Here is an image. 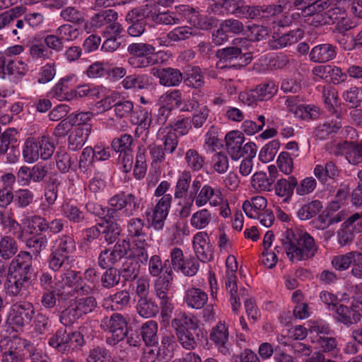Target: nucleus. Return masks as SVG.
Masks as SVG:
<instances>
[{
	"mask_svg": "<svg viewBox=\"0 0 362 362\" xmlns=\"http://www.w3.org/2000/svg\"><path fill=\"white\" fill-rule=\"evenodd\" d=\"M33 257L30 252H20L10 262L7 279L4 284L7 294L11 296H19L30 279Z\"/></svg>",
	"mask_w": 362,
	"mask_h": 362,
	"instance_id": "f257e3e1",
	"label": "nucleus"
},
{
	"mask_svg": "<svg viewBox=\"0 0 362 362\" xmlns=\"http://www.w3.org/2000/svg\"><path fill=\"white\" fill-rule=\"evenodd\" d=\"M281 244L292 262L312 258L318 250L314 238L308 233L300 230H288Z\"/></svg>",
	"mask_w": 362,
	"mask_h": 362,
	"instance_id": "f03ea898",
	"label": "nucleus"
},
{
	"mask_svg": "<svg viewBox=\"0 0 362 362\" xmlns=\"http://www.w3.org/2000/svg\"><path fill=\"white\" fill-rule=\"evenodd\" d=\"M86 326L81 327L79 331L67 332L65 329H59L49 339V345L58 351L66 354L78 349L85 344L83 332Z\"/></svg>",
	"mask_w": 362,
	"mask_h": 362,
	"instance_id": "7ed1b4c3",
	"label": "nucleus"
},
{
	"mask_svg": "<svg viewBox=\"0 0 362 362\" xmlns=\"http://www.w3.org/2000/svg\"><path fill=\"white\" fill-rule=\"evenodd\" d=\"M100 327L108 333L105 342L109 346H114L127 337V322L119 313L104 317L101 320Z\"/></svg>",
	"mask_w": 362,
	"mask_h": 362,
	"instance_id": "20e7f679",
	"label": "nucleus"
},
{
	"mask_svg": "<svg viewBox=\"0 0 362 362\" xmlns=\"http://www.w3.org/2000/svg\"><path fill=\"white\" fill-rule=\"evenodd\" d=\"M226 266L227 268L225 284L226 288L230 295V302L233 312L238 313L240 307V297H243L245 295L246 290L243 288L238 290L236 284L237 276L236 271L238 269V264L235 256L229 255L226 261Z\"/></svg>",
	"mask_w": 362,
	"mask_h": 362,
	"instance_id": "39448f33",
	"label": "nucleus"
},
{
	"mask_svg": "<svg viewBox=\"0 0 362 362\" xmlns=\"http://www.w3.org/2000/svg\"><path fill=\"white\" fill-rule=\"evenodd\" d=\"M226 147L228 153L233 160H238L244 155L255 156L257 146L252 142L243 144L245 137L243 133L237 131H232L226 134L225 136Z\"/></svg>",
	"mask_w": 362,
	"mask_h": 362,
	"instance_id": "423d86ee",
	"label": "nucleus"
},
{
	"mask_svg": "<svg viewBox=\"0 0 362 362\" xmlns=\"http://www.w3.org/2000/svg\"><path fill=\"white\" fill-rule=\"evenodd\" d=\"M172 272L171 269H169L168 271L167 269L168 275L157 278L153 284V291L159 300L163 317H169L174 309L172 302L173 296L170 293V283L173 281Z\"/></svg>",
	"mask_w": 362,
	"mask_h": 362,
	"instance_id": "0eeeda50",
	"label": "nucleus"
},
{
	"mask_svg": "<svg viewBox=\"0 0 362 362\" xmlns=\"http://www.w3.org/2000/svg\"><path fill=\"white\" fill-rule=\"evenodd\" d=\"M24 339L5 337L0 340V352L2 362H24Z\"/></svg>",
	"mask_w": 362,
	"mask_h": 362,
	"instance_id": "6e6552de",
	"label": "nucleus"
},
{
	"mask_svg": "<svg viewBox=\"0 0 362 362\" xmlns=\"http://www.w3.org/2000/svg\"><path fill=\"white\" fill-rule=\"evenodd\" d=\"M35 315V308L29 302H21L12 305L8 317L10 325L13 329L18 331L28 325Z\"/></svg>",
	"mask_w": 362,
	"mask_h": 362,
	"instance_id": "1a4fd4ad",
	"label": "nucleus"
},
{
	"mask_svg": "<svg viewBox=\"0 0 362 362\" xmlns=\"http://www.w3.org/2000/svg\"><path fill=\"white\" fill-rule=\"evenodd\" d=\"M133 13L139 18H146L157 24L175 25L180 23V18L171 11H158L155 6L146 4Z\"/></svg>",
	"mask_w": 362,
	"mask_h": 362,
	"instance_id": "9d476101",
	"label": "nucleus"
},
{
	"mask_svg": "<svg viewBox=\"0 0 362 362\" xmlns=\"http://www.w3.org/2000/svg\"><path fill=\"white\" fill-rule=\"evenodd\" d=\"M247 42L245 39L236 38L233 42V46L219 49L216 52V57L218 58L217 66L219 69H224L227 66H231L230 64L234 60L242 59L245 53L243 52L244 49L240 43Z\"/></svg>",
	"mask_w": 362,
	"mask_h": 362,
	"instance_id": "9b49d317",
	"label": "nucleus"
},
{
	"mask_svg": "<svg viewBox=\"0 0 362 362\" xmlns=\"http://www.w3.org/2000/svg\"><path fill=\"white\" fill-rule=\"evenodd\" d=\"M180 11L186 18L187 21L194 29L209 30L214 27L217 20L211 16H202L194 8L189 6L182 5L179 7Z\"/></svg>",
	"mask_w": 362,
	"mask_h": 362,
	"instance_id": "f8f14e48",
	"label": "nucleus"
},
{
	"mask_svg": "<svg viewBox=\"0 0 362 362\" xmlns=\"http://www.w3.org/2000/svg\"><path fill=\"white\" fill-rule=\"evenodd\" d=\"M16 134L14 129H7L0 135V155L7 154V161L10 163H16L20 154Z\"/></svg>",
	"mask_w": 362,
	"mask_h": 362,
	"instance_id": "ddd939ff",
	"label": "nucleus"
},
{
	"mask_svg": "<svg viewBox=\"0 0 362 362\" xmlns=\"http://www.w3.org/2000/svg\"><path fill=\"white\" fill-rule=\"evenodd\" d=\"M192 245L199 260L208 262L213 259L214 249L206 232H197L193 237Z\"/></svg>",
	"mask_w": 362,
	"mask_h": 362,
	"instance_id": "4468645a",
	"label": "nucleus"
},
{
	"mask_svg": "<svg viewBox=\"0 0 362 362\" xmlns=\"http://www.w3.org/2000/svg\"><path fill=\"white\" fill-rule=\"evenodd\" d=\"M191 199L198 208L205 206L207 203L211 206H218L223 202L221 191L209 185H203L201 189L191 197Z\"/></svg>",
	"mask_w": 362,
	"mask_h": 362,
	"instance_id": "2eb2a0df",
	"label": "nucleus"
},
{
	"mask_svg": "<svg viewBox=\"0 0 362 362\" xmlns=\"http://www.w3.org/2000/svg\"><path fill=\"white\" fill-rule=\"evenodd\" d=\"M109 205L117 210L124 209L127 216H132L139 207V199L132 194H118L109 199Z\"/></svg>",
	"mask_w": 362,
	"mask_h": 362,
	"instance_id": "dca6fc26",
	"label": "nucleus"
},
{
	"mask_svg": "<svg viewBox=\"0 0 362 362\" xmlns=\"http://www.w3.org/2000/svg\"><path fill=\"white\" fill-rule=\"evenodd\" d=\"M151 74L159 80V83L165 87H177L183 80V75L178 69L166 67L151 69Z\"/></svg>",
	"mask_w": 362,
	"mask_h": 362,
	"instance_id": "f3484780",
	"label": "nucleus"
},
{
	"mask_svg": "<svg viewBox=\"0 0 362 362\" xmlns=\"http://www.w3.org/2000/svg\"><path fill=\"white\" fill-rule=\"evenodd\" d=\"M210 339L217 346L223 355L230 354L228 343V327L224 322H218L210 333Z\"/></svg>",
	"mask_w": 362,
	"mask_h": 362,
	"instance_id": "a211bd4d",
	"label": "nucleus"
},
{
	"mask_svg": "<svg viewBox=\"0 0 362 362\" xmlns=\"http://www.w3.org/2000/svg\"><path fill=\"white\" fill-rule=\"evenodd\" d=\"M128 235L139 248H144L147 245V233L144 221L134 218H132L127 225Z\"/></svg>",
	"mask_w": 362,
	"mask_h": 362,
	"instance_id": "6ab92c4d",
	"label": "nucleus"
},
{
	"mask_svg": "<svg viewBox=\"0 0 362 362\" xmlns=\"http://www.w3.org/2000/svg\"><path fill=\"white\" fill-rule=\"evenodd\" d=\"M64 284L69 288H73V292L78 296H87L92 293L93 288L86 285L82 281L78 272L67 271L62 277Z\"/></svg>",
	"mask_w": 362,
	"mask_h": 362,
	"instance_id": "aec40b11",
	"label": "nucleus"
},
{
	"mask_svg": "<svg viewBox=\"0 0 362 362\" xmlns=\"http://www.w3.org/2000/svg\"><path fill=\"white\" fill-rule=\"evenodd\" d=\"M303 31L301 29L291 30L281 36L273 35L269 40V46L272 49H278L296 43L303 37Z\"/></svg>",
	"mask_w": 362,
	"mask_h": 362,
	"instance_id": "412c9836",
	"label": "nucleus"
},
{
	"mask_svg": "<svg viewBox=\"0 0 362 362\" xmlns=\"http://www.w3.org/2000/svg\"><path fill=\"white\" fill-rule=\"evenodd\" d=\"M313 174L320 182L325 184L329 179L334 180L340 175V170L333 160L327 161L324 165H316Z\"/></svg>",
	"mask_w": 362,
	"mask_h": 362,
	"instance_id": "4be33fe9",
	"label": "nucleus"
},
{
	"mask_svg": "<svg viewBox=\"0 0 362 362\" xmlns=\"http://www.w3.org/2000/svg\"><path fill=\"white\" fill-rule=\"evenodd\" d=\"M336 54V47L329 43L321 44L312 49L310 59L314 62L325 63L332 60Z\"/></svg>",
	"mask_w": 362,
	"mask_h": 362,
	"instance_id": "5701e85b",
	"label": "nucleus"
},
{
	"mask_svg": "<svg viewBox=\"0 0 362 362\" xmlns=\"http://www.w3.org/2000/svg\"><path fill=\"white\" fill-rule=\"evenodd\" d=\"M184 301L189 308L201 309L206 304L208 295L201 288H189L185 291Z\"/></svg>",
	"mask_w": 362,
	"mask_h": 362,
	"instance_id": "b1692460",
	"label": "nucleus"
},
{
	"mask_svg": "<svg viewBox=\"0 0 362 362\" xmlns=\"http://www.w3.org/2000/svg\"><path fill=\"white\" fill-rule=\"evenodd\" d=\"M296 186V178L293 176L288 177V179L278 180L274 187L275 194L282 197L284 202H288L293 194Z\"/></svg>",
	"mask_w": 362,
	"mask_h": 362,
	"instance_id": "393cba45",
	"label": "nucleus"
},
{
	"mask_svg": "<svg viewBox=\"0 0 362 362\" xmlns=\"http://www.w3.org/2000/svg\"><path fill=\"white\" fill-rule=\"evenodd\" d=\"M267 206L266 198L262 196H255L243 202V209L248 217L256 218L259 214L264 211Z\"/></svg>",
	"mask_w": 362,
	"mask_h": 362,
	"instance_id": "a878e982",
	"label": "nucleus"
},
{
	"mask_svg": "<svg viewBox=\"0 0 362 362\" xmlns=\"http://www.w3.org/2000/svg\"><path fill=\"white\" fill-rule=\"evenodd\" d=\"M172 327L175 332H195L198 328V324L194 316L181 313L172 320Z\"/></svg>",
	"mask_w": 362,
	"mask_h": 362,
	"instance_id": "bb28decb",
	"label": "nucleus"
},
{
	"mask_svg": "<svg viewBox=\"0 0 362 362\" xmlns=\"http://www.w3.org/2000/svg\"><path fill=\"white\" fill-rule=\"evenodd\" d=\"M214 214L206 208H202L192 214L189 223L196 230H203L209 226L214 220Z\"/></svg>",
	"mask_w": 362,
	"mask_h": 362,
	"instance_id": "cd10ccee",
	"label": "nucleus"
},
{
	"mask_svg": "<svg viewBox=\"0 0 362 362\" xmlns=\"http://www.w3.org/2000/svg\"><path fill=\"white\" fill-rule=\"evenodd\" d=\"M91 131L89 127L85 128L75 127L68 137V147L71 151H77L81 148L86 142Z\"/></svg>",
	"mask_w": 362,
	"mask_h": 362,
	"instance_id": "c85d7f7f",
	"label": "nucleus"
},
{
	"mask_svg": "<svg viewBox=\"0 0 362 362\" xmlns=\"http://www.w3.org/2000/svg\"><path fill=\"white\" fill-rule=\"evenodd\" d=\"M354 260H362V253L351 251L344 255L334 256L332 259V267L338 271H345L349 268Z\"/></svg>",
	"mask_w": 362,
	"mask_h": 362,
	"instance_id": "c756f323",
	"label": "nucleus"
},
{
	"mask_svg": "<svg viewBox=\"0 0 362 362\" xmlns=\"http://www.w3.org/2000/svg\"><path fill=\"white\" fill-rule=\"evenodd\" d=\"M274 182V176H267L262 171L255 173L250 181L252 187L257 192H270Z\"/></svg>",
	"mask_w": 362,
	"mask_h": 362,
	"instance_id": "7c9ffc66",
	"label": "nucleus"
},
{
	"mask_svg": "<svg viewBox=\"0 0 362 362\" xmlns=\"http://www.w3.org/2000/svg\"><path fill=\"white\" fill-rule=\"evenodd\" d=\"M61 211L64 217L73 223L80 224L86 221L84 212L73 204H63L61 206Z\"/></svg>",
	"mask_w": 362,
	"mask_h": 362,
	"instance_id": "2f4dec72",
	"label": "nucleus"
},
{
	"mask_svg": "<svg viewBox=\"0 0 362 362\" xmlns=\"http://www.w3.org/2000/svg\"><path fill=\"white\" fill-rule=\"evenodd\" d=\"M118 18L117 13L112 9L103 10L95 13L90 18V25L95 28L105 27L110 23L116 21Z\"/></svg>",
	"mask_w": 362,
	"mask_h": 362,
	"instance_id": "473e14b6",
	"label": "nucleus"
},
{
	"mask_svg": "<svg viewBox=\"0 0 362 362\" xmlns=\"http://www.w3.org/2000/svg\"><path fill=\"white\" fill-rule=\"evenodd\" d=\"M136 308L138 314L145 318L154 317L159 310L155 301L148 297L139 298Z\"/></svg>",
	"mask_w": 362,
	"mask_h": 362,
	"instance_id": "72a5a7b5",
	"label": "nucleus"
},
{
	"mask_svg": "<svg viewBox=\"0 0 362 362\" xmlns=\"http://www.w3.org/2000/svg\"><path fill=\"white\" fill-rule=\"evenodd\" d=\"M156 52L141 53L128 58V64L134 69H144L156 64Z\"/></svg>",
	"mask_w": 362,
	"mask_h": 362,
	"instance_id": "f704fd0d",
	"label": "nucleus"
},
{
	"mask_svg": "<svg viewBox=\"0 0 362 362\" xmlns=\"http://www.w3.org/2000/svg\"><path fill=\"white\" fill-rule=\"evenodd\" d=\"M140 264L134 258L128 257L123 262L119 272L124 281H132L136 279L139 274Z\"/></svg>",
	"mask_w": 362,
	"mask_h": 362,
	"instance_id": "c9c22d12",
	"label": "nucleus"
},
{
	"mask_svg": "<svg viewBox=\"0 0 362 362\" xmlns=\"http://www.w3.org/2000/svg\"><path fill=\"white\" fill-rule=\"evenodd\" d=\"M158 323L154 320L146 322L141 328V335L147 346H152L158 343Z\"/></svg>",
	"mask_w": 362,
	"mask_h": 362,
	"instance_id": "e433bc0d",
	"label": "nucleus"
},
{
	"mask_svg": "<svg viewBox=\"0 0 362 362\" xmlns=\"http://www.w3.org/2000/svg\"><path fill=\"white\" fill-rule=\"evenodd\" d=\"M238 0H218L209 6L215 15H234Z\"/></svg>",
	"mask_w": 362,
	"mask_h": 362,
	"instance_id": "4c0bfd02",
	"label": "nucleus"
},
{
	"mask_svg": "<svg viewBox=\"0 0 362 362\" xmlns=\"http://www.w3.org/2000/svg\"><path fill=\"white\" fill-rule=\"evenodd\" d=\"M23 157L29 163H34L40 158L37 138H29L25 141L23 148Z\"/></svg>",
	"mask_w": 362,
	"mask_h": 362,
	"instance_id": "58836bf2",
	"label": "nucleus"
},
{
	"mask_svg": "<svg viewBox=\"0 0 362 362\" xmlns=\"http://www.w3.org/2000/svg\"><path fill=\"white\" fill-rule=\"evenodd\" d=\"M185 160L189 169L193 172L200 171L205 165V158L196 149H188L185 156Z\"/></svg>",
	"mask_w": 362,
	"mask_h": 362,
	"instance_id": "ea45409f",
	"label": "nucleus"
},
{
	"mask_svg": "<svg viewBox=\"0 0 362 362\" xmlns=\"http://www.w3.org/2000/svg\"><path fill=\"white\" fill-rule=\"evenodd\" d=\"M16 241L9 235H4L0 238V257L4 259H10L18 252Z\"/></svg>",
	"mask_w": 362,
	"mask_h": 362,
	"instance_id": "a19ab883",
	"label": "nucleus"
},
{
	"mask_svg": "<svg viewBox=\"0 0 362 362\" xmlns=\"http://www.w3.org/2000/svg\"><path fill=\"white\" fill-rule=\"evenodd\" d=\"M334 308L337 314L336 319L345 325H351L356 323L360 319V314L352 313L346 305L338 303Z\"/></svg>",
	"mask_w": 362,
	"mask_h": 362,
	"instance_id": "79ce46f5",
	"label": "nucleus"
},
{
	"mask_svg": "<svg viewBox=\"0 0 362 362\" xmlns=\"http://www.w3.org/2000/svg\"><path fill=\"white\" fill-rule=\"evenodd\" d=\"M197 30L191 26H179L167 34V38L172 42H179L189 39L197 35Z\"/></svg>",
	"mask_w": 362,
	"mask_h": 362,
	"instance_id": "37998d69",
	"label": "nucleus"
},
{
	"mask_svg": "<svg viewBox=\"0 0 362 362\" xmlns=\"http://www.w3.org/2000/svg\"><path fill=\"white\" fill-rule=\"evenodd\" d=\"M344 156L347 161L351 165H358L362 163V144L356 142H347Z\"/></svg>",
	"mask_w": 362,
	"mask_h": 362,
	"instance_id": "c03bdc74",
	"label": "nucleus"
},
{
	"mask_svg": "<svg viewBox=\"0 0 362 362\" xmlns=\"http://www.w3.org/2000/svg\"><path fill=\"white\" fill-rule=\"evenodd\" d=\"M42 160L49 159L54 153L56 146L53 138L47 135H43L37 138Z\"/></svg>",
	"mask_w": 362,
	"mask_h": 362,
	"instance_id": "a18cd8bd",
	"label": "nucleus"
},
{
	"mask_svg": "<svg viewBox=\"0 0 362 362\" xmlns=\"http://www.w3.org/2000/svg\"><path fill=\"white\" fill-rule=\"evenodd\" d=\"M322 209L321 202L313 200L302 206L298 211L297 216L300 220H308L317 214Z\"/></svg>",
	"mask_w": 362,
	"mask_h": 362,
	"instance_id": "49530a36",
	"label": "nucleus"
},
{
	"mask_svg": "<svg viewBox=\"0 0 362 362\" xmlns=\"http://www.w3.org/2000/svg\"><path fill=\"white\" fill-rule=\"evenodd\" d=\"M259 9V6L245 5L243 0H238L235 16L240 18L250 19L260 18Z\"/></svg>",
	"mask_w": 362,
	"mask_h": 362,
	"instance_id": "de8ad7c7",
	"label": "nucleus"
},
{
	"mask_svg": "<svg viewBox=\"0 0 362 362\" xmlns=\"http://www.w3.org/2000/svg\"><path fill=\"white\" fill-rule=\"evenodd\" d=\"M192 180L190 171L185 170L178 177L174 196L177 199H181L188 191Z\"/></svg>",
	"mask_w": 362,
	"mask_h": 362,
	"instance_id": "09e8293b",
	"label": "nucleus"
},
{
	"mask_svg": "<svg viewBox=\"0 0 362 362\" xmlns=\"http://www.w3.org/2000/svg\"><path fill=\"white\" fill-rule=\"evenodd\" d=\"M28 64L21 59H10L8 61L6 71L8 75L22 78L28 71Z\"/></svg>",
	"mask_w": 362,
	"mask_h": 362,
	"instance_id": "8fccbe9b",
	"label": "nucleus"
},
{
	"mask_svg": "<svg viewBox=\"0 0 362 362\" xmlns=\"http://www.w3.org/2000/svg\"><path fill=\"white\" fill-rule=\"evenodd\" d=\"M48 245V239L45 235H35L26 241V246L35 256H38Z\"/></svg>",
	"mask_w": 362,
	"mask_h": 362,
	"instance_id": "3c124183",
	"label": "nucleus"
},
{
	"mask_svg": "<svg viewBox=\"0 0 362 362\" xmlns=\"http://www.w3.org/2000/svg\"><path fill=\"white\" fill-rule=\"evenodd\" d=\"M71 256L54 250L49 256V267L53 271H58L62 267L67 269L71 261Z\"/></svg>",
	"mask_w": 362,
	"mask_h": 362,
	"instance_id": "603ef678",
	"label": "nucleus"
},
{
	"mask_svg": "<svg viewBox=\"0 0 362 362\" xmlns=\"http://www.w3.org/2000/svg\"><path fill=\"white\" fill-rule=\"evenodd\" d=\"M82 30L75 25L63 24L55 30L62 41H74L81 34Z\"/></svg>",
	"mask_w": 362,
	"mask_h": 362,
	"instance_id": "864d4df0",
	"label": "nucleus"
},
{
	"mask_svg": "<svg viewBox=\"0 0 362 362\" xmlns=\"http://www.w3.org/2000/svg\"><path fill=\"white\" fill-rule=\"evenodd\" d=\"M81 317L79 310L74 302L61 313L59 320L64 325L69 326L74 324Z\"/></svg>",
	"mask_w": 362,
	"mask_h": 362,
	"instance_id": "5fc2aeb1",
	"label": "nucleus"
},
{
	"mask_svg": "<svg viewBox=\"0 0 362 362\" xmlns=\"http://www.w3.org/2000/svg\"><path fill=\"white\" fill-rule=\"evenodd\" d=\"M159 101L166 106L172 107L174 105L180 108L182 105V92L178 89L168 90L160 97Z\"/></svg>",
	"mask_w": 362,
	"mask_h": 362,
	"instance_id": "6e6d98bb",
	"label": "nucleus"
},
{
	"mask_svg": "<svg viewBox=\"0 0 362 362\" xmlns=\"http://www.w3.org/2000/svg\"><path fill=\"white\" fill-rule=\"evenodd\" d=\"M280 147V142L274 139L264 146L259 154V158L262 163H269L272 160Z\"/></svg>",
	"mask_w": 362,
	"mask_h": 362,
	"instance_id": "4d7b16f0",
	"label": "nucleus"
},
{
	"mask_svg": "<svg viewBox=\"0 0 362 362\" xmlns=\"http://www.w3.org/2000/svg\"><path fill=\"white\" fill-rule=\"evenodd\" d=\"M147 164L145 150L139 148L136 156L134 168V176L137 180L144 178L146 174Z\"/></svg>",
	"mask_w": 362,
	"mask_h": 362,
	"instance_id": "13d9d810",
	"label": "nucleus"
},
{
	"mask_svg": "<svg viewBox=\"0 0 362 362\" xmlns=\"http://www.w3.org/2000/svg\"><path fill=\"white\" fill-rule=\"evenodd\" d=\"M24 342L23 354H25V358L28 357L30 362H49L48 357L41 351L37 350L33 344L26 339H24Z\"/></svg>",
	"mask_w": 362,
	"mask_h": 362,
	"instance_id": "bf43d9fd",
	"label": "nucleus"
},
{
	"mask_svg": "<svg viewBox=\"0 0 362 362\" xmlns=\"http://www.w3.org/2000/svg\"><path fill=\"white\" fill-rule=\"evenodd\" d=\"M184 83L187 86L195 89L204 86V80L201 69L199 67L193 68L187 74V76L184 79Z\"/></svg>",
	"mask_w": 362,
	"mask_h": 362,
	"instance_id": "052dcab7",
	"label": "nucleus"
},
{
	"mask_svg": "<svg viewBox=\"0 0 362 362\" xmlns=\"http://www.w3.org/2000/svg\"><path fill=\"white\" fill-rule=\"evenodd\" d=\"M60 16L64 21L74 24H81L85 21L84 13L73 6H69L62 9L60 12Z\"/></svg>",
	"mask_w": 362,
	"mask_h": 362,
	"instance_id": "680f3d73",
	"label": "nucleus"
},
{
	"mask_svg": "<svg viewBox=\"0 0 362 362\" xmlns=\"http://www.w3.org/2000/svg\"><path fill=\"white\" fill-rule=\"evenodd\" d=\"M74 303L81 316L93 312L98 306L97 300L93 296H83L76 300Z\"/></svg>",
	"mask_w": 362,
	"mask_h": 362,
	"instance_id": "e2e57ef3",
	"label": "nucleus"
},
{
	"mask_svg": "<svg viewBox=\"0 0 362 362\" xmlns=\"http://www.w3.org/2000/svg\"><path fill=\"white\" fill-rule=\"evenodd\" d=\"M296 117L300 118L303 120L315 119L320 116V109L311 105H300L299 107L294 113Z\"/></svg>",
	"mask_w": 362,
	"mask_h": 362,
	"instance_id": "0e129e2a",
	"label": "nucleus"
},
{
	"mask_svg": "<svg viewBox=\"0 0 362 362\" xmlns=\"http://www.w3.org/2000/svg\"><path fill=\"white\" fill-rule=\"evenodd\" d=\"M54 158L56 166L62 173H66L71 168L73 164L71 158L64 149L59 148Z\"/></svg>",
	"mask_w": 362,
	"mask_h": 362,
	"instance_id": "69168bd1",
	"label": "nucleus"
},
{
	"mask_svg": "<svg viewBox=\"0 0 362 362\" xmlns=\"http://www.w3.org/2000/svg\"><path fill=\"white\" fill-rule=\"evenodd\" d=\"M131 122L134 124H138L144 129H148L151 122V118L148 111L139 107L131 115Z\"/></svg>",
	"mask_w": 362,
	"mask_h": 362,
	"instance_id": "338daca9",
	"label": "nucleus"
},
{
	"mask_svg": "<svg viewBox=\"0 0 362 362\" xmlns=\"http://www.w3.org/2000/svg\"><path fill=\"white\" fill-rule=\"evenodd\" d=\"M112 310H119L127 307L130 301L129 293L125 290L116 292L110 296Z\"/></svg>",
	"mask_w": 362,
	"mask_h": 362,
	"instance_id": "774afa93",
	"label": "nucleus"
}]
</instances>
